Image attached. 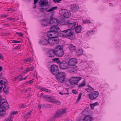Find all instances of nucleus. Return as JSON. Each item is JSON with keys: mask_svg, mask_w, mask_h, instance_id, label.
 <instances>
[{"mask_svg": "<svg viewBox=\"0 0 121 121\" xmlns=\"http://www.w3.org/2000/svg\"><path fill=\"white\" fill-rule=\"evenodd\" d=\"M77 24L78 23L76 22H72L70 21H69L63 24L67 25L68 27L70 29H74L77 25Z\"/></svg>", "mask_w": 121, "mask_h": 121, "instance_id": "f8f14e48", "label": "nucleus"}, {"mask_svg": "<svg viewBox=\"0 0 121 121\" xmlns=\"http://www.w3.org/2000/svg\"><path fill=\"white\" fill-rule=\"evenodd\" d=\"M9 11H13V10L12 9H9L8 10Z\"/></svg>", "mask_w": 121, "mask_h": 121, "instance_id": "e2e57ef3", "label": "nucleus"}, {"mask_svg": "<svg viewBox=\"0 0 121 121\" xmlns=\"http://www.w3.org/2000/svg\"><path fill=\"white\" fill-rule=\"evenodd\" d=\"M59 13L63 15V16L65 18H69L71 16L70 11L66 9H61L59 10Z\"/></svg>", "mask_w": 121, "mask_h": 121, "instance_id": "0eeeda50", "label": "nucleus"}, {"mask_svg": "<svg viewBox=\"0 0 121 121\" xmlns=\"http://www.w3.org/2000/svg\"><path fill=\"white\" fill-rule=\"evenodd\" d=\"M5 109H6L4 107H0V116H3L6 115Z\"/></svg>", "mask_w": 121, "mask_h": 121, "instance_id": "a211bd4d", "label": "nucleus"}, {"mask_svg": "<svg viewBox=\"0 0 121 121\" xmlns=\"http://www.w3.org/2000/svg\"><path fill=\"white\" fill-rule=\"evenodd\" d=\"M3 70V68L2 67L0 66V71H1Z\"/></svg>", "mask_w": 121, "mask_h": 121, "instance_id": "13d9d810", "label": "nucleus"}, {"mask_svg": "<svg viewBox=\"0 0 121 121\" xmlns=\"http://www.w3.org/2000/svg\"><path fill=\"white\" fill-rule=\"evenodd\" d=\"M82 94V93H80L79 94L78 96L77 100V101L78 102H79V100L81 99Z\"/></svg>", "mask_w": 121, "mask_h": 121, "instance_id": "2f4dec72", "label": "nucleus"}, {"mask_svg": "<svg viewBox=\"0 0 121 121\" xmlns=\"http://www.w3.org/2000/svg\"><path fill=\"white\" fill-rule=\"evenodd\" d=\"M109 5L110 6H113L112 4L111 3H109Z\"/></svg>", "mask_w": 121, "mask_h": 121, "instance_id": "69168bd1", "label": "nucleus"}, {"mask_svg": "<svg viewBox=\"0 0 121 121\" xmlns=\"http://www.w3.org/2000/svg\"><path fill=\"white\" fill-rule=\"evenodd\" d=\"M48 56L50 57L53 58L55 56V50H50L47 53Z\"/></svg>", "mask_w": 121, "mask_h": 121, "instance_id": "dca6fc26", "label": "nucleus"}, {"mask_svg": "<svg viewBox=\"0 0 121 121\" xmlns=\"http://www.w3.org/2000/svg\"><path fill=\"white\" fill-rule=\"evenodd\" d=\"M53 37L51 38V39H48L49 43L51 46L57 44L59 43V40L57 36Z\"/></svg>", "mask_w": 121, "mask_h": 121, "instance_id": "9b49d317", "label": "nucleus"}, {"mask_svg": "<svg viewBox=\"0 0 121 121\" xmlns=\"http://www.w3.org/2000/svg\"><path fill=\"white\" fill-rule=\"evenodd\" d=\"M13 118V116H11L6 118L5 120L6 121H12Z\"/></svg>", "mask_w": 121, "mask_h": 121, "instance_id": "c756f323", "label": "nucleus"}, {"mask_svg": "<svg viewBox=\"0 0 121 121\" xmlns=\"http://www.w3.org/2000/svg\"><path fill=\"white\" fill-rule=\"evenodd\" d=\"M76 53L79 56H80L83 54V51L82 50L80 49L77 50L76 51Z\"/></svg>", "mask_w": 121, "mask_h": 121, "instance_id": "393cba45", "label": "nucleus"}, {"mask_svg": "<svg viewBox=\"0 0 121 121\" xmlns=\"http://www.w3.org/2000/svg\"><path fill=\"white\" fill-rule=\"evenodd\" d=\"M0 59H3V56H2V55L0 54Z\"/></svg>", "mask_w": 121, "mask_h": 121, "instance_id": "4d7b16f0", "label": "nucleus"}, {"mask_svg": "<svg viewBox=\"0 0 121 121\" xmlns=\"http://www.w3.org/2000/svg\"><path fill=\"white\" fill-rule=\"evenodd\" d=\"M27 105L26 104H20L19 107L20 108H25L26 107Z\"/></svg>", "mask_w": 121, "mask_h": 121, "instance_id": "c85d7f7f", "label": "nucleus"}, {"mask_svg": "<svg viewBox=\"0 0 121 121\" xmlns=\"http://www.w3.org/2000/svg\"><path fill=\"white\" fill-rule=\"evenodd\" d=\"M17 112H18L17 111L14 112H12L11 114V115H15L16 114Z\"/></svg>", "mask_w": 121, "mask_h": 121, "instance_id": "603ef678", "label": "nucleus"}, {"mask_svg": "<svg viewBox=\"0 0 121 121\" xmlns=\"http://www.w3.org/2000/svg\"><path fill=\"white\" fill-rule=\"evenodd\" d=\"M3 88V87H2V86H1V87H0V93H1L2 92L1 91V89L2 88Z\"/></svg>", "mask_w": 121, "mask_h": 121, "instance_id": "338daca9", "label": "nucleus"}, {"mask_svg": "<svg viewBox=\"0 0 121 121\" xmlns=\"http://www.w3.org/2000/svg\"><path fill=\"white\" fill-rule=\"evenodd\" d=\"M95 106L98 105H99V103L98 102H96L95 103L93 104Z\"/></svg>", "mask_w": 121, "mask_h": 121, "instance_id": "864d4df0", "label": "nucleus"}, {"mask_svg": "<svg viewBox=\"0 0 121 121\" xmlns=\"http://www.w3.org/2000/svg\"><path fill=\"white\" fill-rule=\"evenodd\" d=\"M9 16V15L7 14L4 15H3L1 16V17L2 18H6L7 17H8Z\"/></svg>", "mask_w": 121, "mask_h": 121, "instance_id": "37998d69", "label": "nucleus"}, {"mask_svg": "<svg viewBox=\"0 0 121 121\" xmlns=\"http://www.w3.org/2000/svg\"><path fill=\"white\" fill-rule=\"evenodd\" d=\"M68 63V65L71 66L70 67L73 69L72 72H76L78 70V68L75 65L78 63L77 59L75 58H71L69 60Z\"/></svg>", "mask_w": 121, "mask_h": 121, "instance_id": "39448f33", "label": "nucleus"}, {"mask_svg": "<svg viewBox=\"0 0 121 121\" xmlns=\"http://www.w3.org/2000/svg\"><path fill=\"white\" fill-rule=\"evenodd\" d=\"M55 55L60 57L63 56L64 54L62 47L60 45L56 46L54 49Z\"/></svg>", "mask_w": 121, "mask_h": 121, "instance_id": "423d86ee", "label": "nucleus"}, {"mask_svg": "<svg viewBox=\"0 0 121 121\" xmlns=\"http://www.w3.org/2000/svg\"><path fill=\"white\" fill-rule=\"evenodd\" d=\"M70 50L71 52H74L76 49V47L72 44H71L69 46V47Z\"/></svg>", "mask_w": 121, "mask_h": 121, "instance_id": "5701e85b", "label": "nucleus"}, {"mask_svg": "<svg viewBox=\"0 0 121 121\" xmlns=\"http://www.w3.org/2000/svg\"><path fill=\"white\" fill-rule=\"evenodd\" d=\"M53 103H55L58 105H60L61 104V102L59 101H57L56 100H55Z\"/></svg>", "mask_w": 121, "mask_h": 121, "instance_id": "79ce46f5", "label": "nucleus"}, {"mask_svg": "<svg viewBox=\"0 0 121 121\" xmlns=\"http://www.w3.org/2000/svg\"><path fill=\"white\" fill-rule=\"evenodd\" d=\"M59 21L56 18H51L50 21L49 22V25L52 26L50 28V31L48 32L47 35L49 38L48 39H51V38H53L56 36L55 34L58 35L60 34L61 30L58 26Z\"/></svg>", "mask_w": 121, "mask_h": 121, "instance_id": "f257e3e1", "label": "nucleus"}, {"mask_svg": "<svg viewBox=\"0 0 121 121\" xmlns=\"http://www.w3.org/2000/svg\"><path fill=\"white\" fill-rule=\"evenodd\" d=\"M99 95V92L96 91H93L87 94V96L92 100L95 99Z\"/></svg>", "mask_w": 121, "mask_h": 121, "instance_id": "9d476101", "label": "nucleus"}, {"mask_svg": "<svg viewBox=\"0 0 121 121\" xmlns=\"http://www.w3.org/2000/svg\"><path fill=\"white\" fill-rule=\"evenodd\" d=\"M16 34L20 37H22L23 36V34L21 33L16 32Z\"/></svg>", "mask_w": 121, "mask_h": 121, "instance_id": "a19ab883", "label": "nucleus"}, {"mask_svg": "<svg viewBox=\"0 0 121 121\" xmlns=\"http://www.w3.org/2000/svg\"><path fill=\"white\" fill-rule=\"evenodd\" d=\"M83 22L84 23H90L91 22L88 20H83Z\"/></svg>", "mask_w": 121, "mask_h": 121, "instance_id": "58836bf2", "label": "nucleus"}, {"mask_svg": "<svg viewBox=\"0 0 121 121\" xmlns=\"http://www.w3.org/2000/svg\"><path fill=\"white\" fill-rule=\"evenodd\" d=\"M91 89L93 90V91L94 90V89L92 87H90V88H87L85 89V90L87 91L88 92H90L91 91Z\"/></svg>", "mask_w": 121, "mask_h": 121, "instance_id": "c9c22d12", "label": "nucleus"}, {"mask_svg": "<svg viewBox=\"0 0 121 121\" xmlns=\"http://www.w3.org/2000/svg\"><path fill=\"white\" fill-rule=\"evenodd\" d=\"M79 6L77 4H72L70 7V10L73 12L77 11L79 9Z\"/></svg>", "mask_w": 121, "mask_h": 121, "instance_id": "ddd939ff", "label": "nucleus"}, {"mask_svg": "<svg viewBox=\"0 0 121 121\" xmlns=\"http://www.w3.org/2000/svg\"><path fill=\"white\" fill-rule=\"evenodd\" d=\"M11 43H21L22 42L20 41H17L16 40H11Z\"/></svg>", "mask_w": 121, "mask_h": 121, "instance_id": "ea45409f", "label": "nucleus"}, {"mask_svg": "<svg viewBox=\"0 0 121 121\" xmlns=\"http://www.w3.org/2000/svg\"><path fill=\"white\" fill-rule=\"evenodd\" d=\"M50 70L52 73L56 76L57 82L61 83H63L66 77V75L64 72H60L58 66L55 65H52L50 67Z\"/></svg>", "mask_w": 121, "mask_h": 121, "instance_id": "f03ea898", "label": "nucleus"}, {"mask_svg": "<svg viewBox=\"0 0 121 121\" xmlns=\"http://www.w3.org/2000/svg\"><path fill=\"white\" fill-rule=\"evenodd\" d=\"M32 61V60L30 58L25 59V62L26 63L28 62H31Z\"/></svg>", "mask_w": 121, "mask_h": 121, "instance_id": "e433bc0d", "label": "nucleus"}, {"mask_svg": "<svg viewBox=\"0 0 121 121\" xmlns=\"http://www.w3.org/2000/svg\"><path fill=\"white\" fill-rule=\"evenodd\" d=\"M90 106L91 109L93 110L94 109L95 105L93 104H90Z\"/></svg>", "mask_w": 121, "mask_h": 121, "instance_id": "c03bdc74", "label": "nucleus"}, {"mask_svg": "<svg viewBox=\"0 0 121 121\" xmlns=\"http://www.w3.org/2000/svg\"><path fill=\"white\" fill-rule=\"evenodd\" d=\"M62 0H53L54 2L55 3L58 2L59 3V2Z\"/></svg>", "mask_w": 121, "mask_h": 121, "instance_id": "49530a36", "label": "nucleus"}, {"mask_svg": "<svg viewBox=\"0 0 121 121\" xmlns=\"http://www.w3.org/2000/svg\"><path fill=\"white\" fill-rule=\"evenodd\" d=\"M37 3V1H36L35 0H34V4H35Z\"/></svg>", "mask_w": 121, "mask_h": 121, "instance_id": "052dcab7", "label": "nucleus"}, {"mask_svg": "<svg viewBox=\"0 0 121 121\" xmlns=\"http://www.w3.org/2000/svg\"><path fill=\"white\" fill-rule=\"evenodd\" d=\"M31 90V88H29L26 89V90H22V92L25 93L26 92H28L29 91H30Z\"/></svg>", "mask_w": 121, "mask_h": 121, "instance_id": "473e14b6", "label": "nucleus"}, {"mask_svg": "<svg viewBox=\"0 0 121 121\" xmlns=\"http://www.w3.org/2000/svg\"><path fill=\"white\" fill-rule=\"evenodd\" d=\"M41 25H43V26H47L48 25L49 22L47 20L43 19L41 20Z\"/></svg>", "mask_w": 121, "mask_h": 121, "instance_id": "aec40b11", "label": "nucleus"}, {"mask_svg": "<svg viewBox=\"0 0 121 121\" xmlns=\"http://www.w3.org/2000/svg\"><path fill=\"white\" fill-rule=\"evenodd\" d=\"M48 8H40V10L41 11V12H44L45 11H47Z\"/></svg>", "mask_w": 121, "mask_h": 121, "instance_id": "4c0bfd02", "label": "nucleus"}, {"mask_svg": "<svg viewBox=\"0 0 121 121\" xmlns=\"http://www.w3.org/2000/svg\"><path fill=\"white\" fill-rule=\"evenodd\" d=\"M52 61L56 62L59 64L60 68L61 69H65L68 68V62L66 60H63L62 61H60L59 59L57 58H54L52 60Z\"/></svg>", "mask_w": 121, "mask_h": 121, "instance_id": "20e7f679", "label": "nucleus"}, {"mask_svg": "<svg viewBox=\"0 0 121 121\" xmlns=\"http://www.w3.org/2000/svg\"><path fill=\"white\" fill-rule=\"evenodd\" d=\"M60 34L62 35L63 36L69 37V39L71 40H73L75 37L73 35V32L72 30L69 29L60 32Z\"/></svg>", "mask_w": 121, "mask_h": 121, "instance_id": "7ed1b4c3", "label": "nucleus"}, {"mask_svg": "<svg viewBox=\"0 0 121 121\" xmlns=\"http://www.w3.org/2000/svg\"><path fill=\"white\" fill-rule=\"evenodd\" d=\"M72 92L74 94H77L78 93V92L76 91L73 90H72Z\"/></svg>", "mask_w": 121, "mask_h": 121, "instance_id": "a18cd8bd", "label": "nucleus"}, {"mask_svg": "<svg viewBox=\"0 0 121 121\" xmlns=\"http://www.w3.org/2000/svg\"><path fill=\"white\" fill-rule=\"evenodd\" d=\"M20 48V46H19V45L17 46L15 48H13L14 49H18Z\"/></svg>", "mask_w": 121, "mask_h": 121, "instance_id": "09e8293b", "label": "nucleus"}, {"mask_svg": "<svg viewBox=\"0 0 121 121\" xmlns=\"http://www.w3.org/2000/svg\"><path fill=\"white\" fill-rule=\"evenodd\" d=\"M8 82L5 78H0V83L2 84V85H5V84L8 85Z\"/></svg>", "mask_w": 121, "mask_h": 121, "instance_id": "6ab92c4d", "label": "nucleus"}, {"mask_svg": "<svg viewBox=\"0 0 121 121\" xmlns=\"http://www.w3.org/2000/svg\"><path fill=\"white\" fill-rule=\"evenodd\" d=\"M22 76L21 75H20L18 76L17 77H15L14 78L15 80H17L18 79L19 77V76Z\"/></svg>", "mask_w": 121, "mask_h": 121, "instance_id": "3c124183", "label": "nucleus"}, {"mask_svg": "<svg viewBox=\"0 0 121 121\" xmlns=\"http://www.w3.org/2000/svg\"><path fill=\"white\" fill-rule=\"evenodd\" d=\"M34 82V81H33V80H30L28 82H27L26 83V84H27L28 82H29L30 84L31 83H32Z\"/></svg>", "mask_w": 121, "mask_h": 121, "instance_id": "de8ad7c7", "label": "nucleus"}, {"mask_svg": "<svg viewBox=\"0 0 121 121\" xmlns=\"http://www.w3.org/2000/svg\"><path fill=\"white\" fill-rule=\"evenodd\" d=\"M11 21H15V19L14 18H11Z\"/></svg>", "mask_w": 121, "mask_h": 121, "instance_id": "bf43d9fd", "label": "nucleus"}, {"mask_svg": "<svg viewBox=\"0 0 121 121\" xmlns=\"http://www.w3.org/2000/svg\"><path fill=\"white\" fill-rule=\"evenodd\" d=\"M66 109H62L58 110L54 116L55 117H57L61 115H63L66 113Z\"/></svg>", "mask_w": 121, "mask_h": 121, "instance_id": "4468645a", "label": "nucleus"}, {"mask_svg": "<svg viewBox=\"0 0 121 121\" xmlns=\"http://www.w3.org/2000/svg\"><path fill=\"white\" fill-rule=\"evenodd\" d=\"M1 106L4 107L7 110L9 108V104L6 99H3L0 95V107Z\"/></svg>", "mask_w": 121, "mask_h": 121, "instance_id": "1a4fd4ad", "label": "nucleus"}, {"mask_svg": "<svg viewBox=\"0 0 121 121\" xmlns=\"http://www.w3.org/2000/svg\"><path fill=\"white\" fill-rule=\"evenodd\" d=\"M95 32V30H91L89 31H88L87 32V34L88 35H90L91 34H93V33Z\"/></svg>", "mask_w": 121, "mask_h": 121, "instance_id": "72a5a7b5", "label": "nucleus"}, {"mask_svg": "<svg viewBox=\"0 0 121 121\" xmlns=\"http://www.w3.org/2000/svg\"><path fill=\"white\" fill-rule=\"evenodd\" d=\"M82 79L81 77H72L69 79V81L72 85H77L78 84V82Z\"/></svg>", "mask_w": 121, "mask_h": 121, "instance_id": "6e6552de", "label": "nucleus"}, {"mask_svg": "<svg viewBox=\"0 0 121 121\" xmlns=\"http://www.w3.org/2000/svg\"><path fill=\"white\" fill-rule=\"evenodd\" d=\"M43 97L47 99V100L53 103L55 101L54 100L55 98L53 96H49L48 95H44L43 96Z\"/></svg>", "mask_w": 121, "mask_h": 121, "instance_id": "2eb2a0df", "label": "nucleus"}, {"mask_svg": "<svg viewBox=\"0 0 121 121\" xmlns=\"http://www.w3.org/2000/svg\"><path fill=\"white\" fill-rule=\"evenodd\" d=\"M46 88H44V87H43V88H41V90H42V91H45V89Z\"/></svg>", "mask_w": 121, "mask_h": 121, "instance_id": "680f3d73", "label": "nucleus"}, {"mask_svg": "<svg viewBox=\"0 0 121 121\" xmlns=\"http://www.w3.org/2000/svg\"><path fill=\"white\" fill-rule=\"evenodd\" d=\"M48 4V1L47 0H41L39 3V5L40 6H46Z\"/></svg>", "mask_w": 121, "mask_h": 121, "instance_id": "f3484780", "label": "nucleus"}, {"mask_svg": "<svg viewBox=\"0 0 121 121\" xmlns=\"http://www.w3.org/2000/svg\"><path fill=\"white\" fill-rule=\"evenodd\" d=\"M23 72L24 73H27L28 72H27V69H26V70L24 71Z\"/></svg>", "mask_w": 121, "mask_h": 121, "instance_id": "0e129e2a", "label": "nucleus"}, {"mask_svg": "<svg viewBox=\"0 0 121 121\" xmlns=\"http://www.w3.org/2000/svg\"><path fill=\"white\" fill-rule=\"evenodd\" d=\"M86 82L85 81H84L83 82L79 84L78 86V88H81L82 87L85 86L86 85L85 84Z\"/></svg>", "mask_w": 121, "mask_h": 121, "instance_id": "a878e982", "label": "nucleus"}, {"mask_svg": "<svg viewBox=\"0 0 121 121\" xmlns=\"http://www.w3.org/2000/svg\"><path fill=\"white\" fill-rule=\"evenodd\" d=\"M83 120V121H91V118L90 117L87 116L85 117Z\"/></svg>", "mask_w": 121, "mask_h": 121, "instance_id": "b1692460", "label": "nucleus"}, {"mask_svg": "<svg viewBox=\"0 0 121 121\" xmlns=\"http://www.w3.org/2000/svg\"><path fill=\"white\" fill-rule=\"evenodd\" d=\"M40 42L41 44L43 45H46L49 43L48 39L47 40L46 39H43L40 40Z\"/></svg>", "mask_w": 121, "mask_h": 121, "instance_id": "4be33fe9", "label": "nucleus"}, {"mask_svg": "<svg viewBox=\"0 0 121 121\" xmlns=\"http://www.w3.org/2000/svg\"><path fill=\"white\" fill-rule=\"evenodd\" d=\"M42 87L40 86H39L38 87V88L39 89H40L41 90V88H42Z\"/></svg>", "mask_w": 121, "mask_h": 121, "instance_id": "774afa93", "label": "nucleus"}, {"mask_svg": "<svg viewBox=\"0 0 121 121\" xmlns=\"http://www.w3.org/2000/svg\"><path fill=\"white\" fill-rule=\"evenodd\" d=\"M35 68L34 66H32L30 68H28L26 69L27 70V72H28L30 71H32L33 70V69Z\"/></svg>", "mask_w": 121, "mask_h": 121, "instance_id": "f704fd0d", "label": "nucleus"}, {"mask_svg": "<svg viewBox=\"0 0 121 121\" xmlns=\"http://www.w3.org/2000/svg\"><path fill=\"white\" fill-rule=\"evenodd\" d=\"M31 113L30 112H28V113H26L25 114L24 116V118L25 119H27L30 116Z\"/></svg>", "mask_w": 121, "mask_h": 121, "instance_id": "cd10ccee", "label": "nucleus"}, {"mask_svg": "<svg viewBox=\"0 0 121 121\" xmlns=\"http://www.w3.org/2000/svg\"><path fill=\"white\" fill-rule=\"evenodd\" d=\"M45 91L47 92H50V91L48 89H45Z\"/></svg>", "mask_w": 121, "mask_h": 121, "instance_id": "5fc2aeb1", "label": "nucleus"}, {"mask_svg": "<svg viewBox=\"0 0 121 121\" xmlns=\"http://www.w3.org/2000/svg\"><path fill=\"white\" fill-rule=\"evenodd\" d=\"M58 7L57 6L52 7L49 9L47 11L48 12H51L53 11L54 10L56 9Z\"/></svg>", "mask_w": 121, "mask_h": 121, "instance_id": "bb28decb", "label": "nucleus"}, {"mask_svg": "<svg viewBox=\"0 0 121 121\" xmlns=\"http://www.w3.org/2000/svg\"><path fill=\"white\" fill-rule=\"evenodd\" d=\"M27 77H28V76H27L23 78H21L20 81H21L23 80H26V79L27 78Z\"/></svg>", "mask_w": 121, "mask_h": 121, "instance_id": "8fccbe9b", "label": "nucleus"}, {"mask_svg": "<svg viewBox=\"0 0 121 121\" xmlns=\"http://www.w3.org/2000/svg\"><path fill=\"white\" fill-rule=\"evenodd\" d=\"M7 85V84H5V85H4L5 86L4 87L3 89L4 92L6 94H7L9 92V91H8L7 90L6 88V86Z\"/></svg>", "mask_w": 121, "mask_h": 121, "instance_id": "7c9ffc66", "label": "nucleus"}, {"mask_svg": "<svg viewBox=\"0 0 121 121\" xmlns=\"http://www.w3.org/2000/svg\"><path fill=\"white\" fill-rule=\"evenodd\" d=\"M81 26L80 25H78V24L76 27H75V31L77 33H79L80 32L81 30Z\"/></svg>", "mask_w": 121, "mask_h": 121, "instance_id": "412c9836", "label": "nucleus"}, {"mask_svg": "<svg viewBox=\"0 0 121 121\" xmlns=\"http://www.w3.org/2000/svg\"><path fill=\"white\" fill-rule=\"evenodd\" d=\"M7 19L8 21H11V18H7Z\"/></svg>", "mask_w": 121, "mask_h": 121, "instance_id": "6e6d98bb", "label": "nucleus"}]
</instances>
